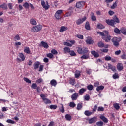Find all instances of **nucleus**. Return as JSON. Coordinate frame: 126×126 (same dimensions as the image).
Masks as SVG:
<instances>
[{
    "label": "nucleus",
    "mask_w": 126,
    "mask_h": 126,
    "mask_svg": "<svg viewBox=\"0 0 126 126\" xmlns=\"http://www.w3.org/2000/svg\"><path fill=\"white\" fill-rule=\"evenodd\" d=\"M103 32L106 34V35H105L104 33L100 32H98L97 33L98 34H99L100 36H102V38L104 40L105 42H110L112 39V37H111L110 35H108V34H109V32L107 31H104Z\"/></svg>",
    "instance_id": "1"
},
{
    "label": "nucleus",
    "mask_w": 126,
    "mask_h": 126,
    "mask_svg": "<svg viewBox=\"0 0 126 126\" xmlns=\"http://www.w3.org/2000/svg\"><path fill=\"white\" fill-rule=\"evenodd\" d=\"M42 28L43 26H42V25L39 24L32 28L31 29V32H34L35 33H37V32L41 31Z\"/></svg>",
    "instance_id": "2"
},
{
    "label": "nucleus",
    "mask_w": 126,
    "mask_h": 126,
    "mask_svg": "<svg viewBox=\"0 0 126 126\" xmlns=\"http://www.w3.org/2000/svg\"><path fill=\"white\" fill-rule=\"evenodd\" d=\"M63 13V10H58L56 11L55 16L56 19H61L62 18L61 15Z\"/></svg>",
    "instance_id": "3"
},
{
    "label": "nucleus",
    "mask_w": 126,
    "mask_h": 126,
    "mask_svg": "<svg viewBox=\"0 0 126 126\" xmlns=\"http://www.w3.org/2000/svg\"><path fill=\"white\" fill-rule=\"evenodd\" d=\"M41 5L45 10H48V9L50 8V6L49 5L48 2H45V1L44 0H41Z\"/></svg>",
    "instance_id": "4"
},
{
    "label": "nucleus",
    "mask_w": 126,
    "mask_h": 126,
    "mask_svg": "<svg viewBox=\"0 0 126 126\" xmlns=\"http://www.w3.org/2000/svg\"><path fill=\"white\" fill-rule=\"evenodd\" d=\"M86 19H87V18H86V17L85 16L82 18H80L78 19L76 21V24H77V25H79L80 24H81V23H83V22H84V21H85Z\"/></svg>",
    "instance_id": "5"
},
{
    "label": "nucleus",
    "mask_w": 126,
    "mask_h": 126,
    "mask_svg": "<svg viewBox=\"0 0 126 126\" xmlns=\"http://www.w3.org/2000/svg\"><path fill=\"white\" fill-rule=\"evenodd\" d=\"M84 6V2L83 1H79L76 3V7L77 8L81 9Z\"/></svg>",
    "instance_id": "6"
},
{
    "label": "nucleus",
    "mask_w": 126,
    "mask_h": 126,
    "mask_svg": "<svg viewBox=\"0 0 126 126\" xmlns=\"http://www.w3.org/2000/svg\"><path fill=\"white\" fill-rule=\"evenodd\" d=\"M86 42L88 45H92L94 41H93L92 39L90 37H87V40H86Z\"/></svg>",
    "instance_id": "7"
},
{
    "label": "nucleus",
    "mask_w": 126,
    "mask_h": 126,
    "mask_svg": "<svg viewBox=\"0 0 126 126\" xmlns=\"http://www.w3.org/2000/svg\"><path fill=\"white\" fill-rule=\"evenodd\" d=\"M106 68H108V69H111V70H112V71H113L114 72L116 71V67L110 63L108 64V67H106Z\"/></svg>",
    "instance_id": "8"
},
{
    "label": "nucleus",
    "mask_w": 126,
    "mask_h": 126,
    "mask_svg": "<svg viewBox=\"0 0 126 126\" xmlns=\"http://www.w3.org/2000/svg\"><path fill=\"white\" fill-rule=\"evenodd\" d=\"M106 22L108 25L111 26H114L115 25V20H106Z\"/></svg>",
    "instance_id": "9"
},
{
    "label": "nucleus",
    "mask_w": 126,
    "mask_h": 126,
    "mask_svg": "<svg viewBox=\"0 0 126 126\" xmlns=\"http://www.w3.org/2000/svg\"><path fill=\"white\" fill-rule=\"evenodd\" d=\"M78 98V93H75L72 94L71 96V99L73 101H75L77 100V98Z\"/></svg>",
    "instance_id": "10"
},
{
    "label": "nucleus",
    "mask_w": 126,
    "mask_h": 126,
    "mask_svg": "<svg viewBox=\"0 0 126 126\" xmlns=\"http://www.w3.org/2000/svg\"><path fill=\"white\" fill-rule=\"evenodd\" d=\"M98 46L99 48H108L109 47L108 45H105L102 41H100L98 43Z\"/></svg>",
    "instance_id": "11"
},
{
    "label": "nucleus",
    "mask_w": 126,
    "mask_h": 126,
    "mask_svg": "<svg viewBox=\"0 0 126 126\" xmlns=\"http://www.w3.org/2000/svg\"><path fill=\"white\" fill-rule=\"evenodd\" d=\"M30 23L31 25L36 26L37 25V21L34 18H32L30 20Z\"/></svg>",
    "instance_id": "12"
},
{
    "label": "nucleus",
    "mask_w": 126,
    "mask_h": 126,
    "mask_svg": "<svg viewBox=\"0 0 126 126\" xmlns=\"http://www.w3.org/2000/svg\"><path fill=\"white\" fill-rule=\"evenodd\" d=\"M117 69L119 70V71H122V70L124 69V66H123V64L122 63H118Z\"/></svg>",
    "instance_id": "13"
},
{
    "label": "nucleus",
    "mask_w": 126,
    "mask_h": 126,
    "mask_svg": "<svg viewBox=\"0 0 126 126\" xmlns=\"http://www.w3.org/2000/svg\"><path fill=\"white\" fill-rule=\"evenodd\" d=\"M97 122V118L96 117H93L89 120V124H93Z\"/></svg>",
    "instance_id": "14"
},
{
    "label": "nucleus",
    "mask_w": 126,
    "mask_h": 126,
    "mask_svg": "<svg viewBox=\"0 0 126 126\" xmlns=\"http://www.w3.org/2000/svg\"><path fill=\"white\" fill-rule=\"evenodd\" d=\"M13 40L14 42H17L18 41H20V36L19 34H16L14 36L13 38Z\"/></svg>",
    "instance_id": "15"
},
{
    "label": "nucleus",
    "mask_w": 126,
    "mask_h": 126,
    "mask_svg": "<svg viewBox=\"0 0 126 126\" xmlns=\"http://www.w3.org/2000/svg\"><path fill=\"white\" fill-rule=\"evenodd\" d=\"M67 29H68L67 27L62 26L60 28V32H61L62 33V32H63L64 31H66V30H67Z\"/></svg>",
    "instance_id": "16"
},
{
    "label": "nucleus",
    "mask_w": 126,
    "mask_h": 126,
    "mask_svg": "<svg viewBox=\"0 0 126 126\" xmlns=\"http://www.w3.org/2000/svg\"><path fill=\"white\" fill-rule=\"evenodd\" d=\"M81 59H83L84 60H87V59H89V53L83 55L81 57Z\"/></svg>",
    "instance_id": "17"
},
{
    "label": "nucleus",
    "mask_w": 126,
    "mask_h": 126,
    "mask_svg": "<svg viewBox=\"0 0 126 126\" xmlns=\"http://www.w3.org/2000/svg\"><path fill=\"white\" fill-rule=\"evenodd\" d=\"M120 41H122V38L121 37L118 38V37H114L112 39V42H120Z\"/></svg>",
    "instance_id": "18"
},
{
    "label": "nucleus",
    "mask_w": 126,
    "mask_h": 126,
    "mask_svg": "<svg viewBox=\"0 0 126 126\" xmlns=\"http://www.w3.org/2000/svg\"><path fill=\"white\" fill-rule=\"evenodd\" d=\"M0 8H2V9H4L5 10L7 9V8H8L7 7V4H6V3H3L1 5H0Z\"/></svg>",
    "instance_id": "19"
},
{
    "label": "nucleus",
    "mask_w": 126,
    "mask_h": 126,
    "mask_svg": "<svg viewBox=\"0 0 126 126\" xmlns=\"http://www.w3.org/2000/svg\"><path fill=\"white\" fill-rule=\"evenodd\" d=\"M92 55H93L94 58H98L99 57V54L97 52H96L95 51H91Z\"/></svg>",
    "instance_id": "20"
},
{
    "label": "nucleus",
    "mask_w": 126,
    "mask_h": 126,
    "mask_svg": "<svg viewBox=\"0 0 126 126\" xmlns=\"http://www.w3.org/2000/svg\"><path fill=\"white\" fill-rule=\"evenodd\" d=\"M120 32L122 33V34H123V35H126V29L122 27L120 29Z\"/></svg>",
    "instance_id": "21"
},
{
    "label": "nucleus",
    "mask_w": 126,
    "mask_h": 126,
    "mask_svg": "<svg viewBox=\"0 0 126 126\" xmlns=\"http://www.w3.org/2000/svg\"><path fill=\"white\" fill-rule=\"evenodd\" d=\"M43 101L44 103L45 104H46V105L48 104H51V103H52L51 100H50V99H49L47 98L43 99Z\"/></svg>",
    "instance_id": "22"
},
{
    "label": "nucleus",
    "mask_w": 126,
    "mask_h": 126,
    "mask_svg": "<svg viewBox=\"0 0 126 126\" xmlns=\"http://www.w3.org/2000/svg\"><path fill=\"white\" fill-rule=\"evenodd\" d=\"M91 17L93 21H96V16H95V15H94V13H93V12H92L91 13Z\"/></svg>",
    "instance_id": "23"
},
{
    "label": "nucleus",
    "mask_w": 126,
    "mask_h": 126,
    "mask_svg": "<svg viewBox=\"0 0 126 126\" xmlns=\"http://www.w3.org/2000/svg\"><path fill=\"white\" fill-rule=\"evenodd\" d=\"M39 66H40V63L35 62L34 64V69H37V68H39Z\"/></svg>",
    "instance_id": "24"
},
{
    "label": "nucleus",
    "mask_w": 126,
    "mask_h": 126,
    "mask_svg": "<svg viewBox=\"0 0 126 126\" xmlns=\"http://www.w3.org/2000/svg\"><path fill=\"white\" fill-rule=\"evenodd\" d=\"M100 118L104 123H108V119L105 118V116L101 115L100 116Z\"/></svg>",
    "instance_id": "25"
},
{
    "label": "nucleus",
    "mask_w": 126,
    "mask_h": 126,
    "mask_svg": "<svg viewBox=\"0 0 126 126\" xmlns=\"http://www.w3.org/2000/svg\"><path fill=\"white\" fill-rule=\"evenodd\" d=\"M92 114V112L89 111V110H86L84 112V114L85 115V116H87L88 117L89 116H91Z\"/></svg>",
    "instance_id": "26"
},
{
    "label": "nucleus",
    "mask_w": 126,
    "mask_h": 126,
    "mask_svg": "<svg viewBox=\"0 0 126 126\" xmlns=\"http://www.w3.org/2000/svg\"><path fill=\"white\" fill-rule=\"evenodd\" d=\"M69 83L71 85H74V84H75V80L74 79L70 78L69 80Z\"/></svg>",
    "instance_id": "27"
},
{
    "label": "nucleus",
    "mask_w": 126,
    "mask_h": 126,
    "mask_svg": "<svg viewBox=\"0 0 126 126\" xmlns=\"http://www.w3.org/2000/svg\"><path fill=\"white\" fill-rule=\"evenodd\" d=\"M19 57L21 59V61H23L25 60V56H24V54L23 53H21L19 55Z\"/></svg>",
    "instance_id": "28"
},
{
    "label": "nucleus",
    "mask_w": 126,
    "mask_h": 126,
    "mask_svg": "<svg viewBox=\"0 0 126 126\" xmlns=\"http://www.w3.org/2000/svg\"><path fill=\"white\" fill-rule=\"evenodd\" d=\"M117 4H118V1L113 3V5L110 7V8H111V9H115V8L117 7Z\"/></svg>",
    "instance_id": "29"
},
{
    "label": "nucleus",
    "mask_w": 126,
    "mask_h": 126,
    "mask_svg": "<svg viewBox=\"0 0 126 126\" xmlns=\"http://www.w3.org/2000/svg\"><path fill=\"white\" fill-rule=\"evenodd\" d=\"M24 52L27 54H30V49H29V47H25Z\"/></svg>",
    "instance_id": "30"
},
{
    "label": "nucleus",
    "mask_w": 126,
    "mask_h": 126,
    "mask_svg": "<svg viewBox=\"0 0 126 126\" xmlns=\"http://www.w3.org/2000/svg\"><path fill=\"white\" fill-rule=\"evenodd\" d=\"M85 27L87 30H90V25L89 24V22H86Z\"/></svg>",
    "instance_id": "31"
},
{
    "label": "nucleus",
    "mask_w": 126,
    "mask_h": 126,
    "mask_svg": "<svg viewBox=\"0 0 126 126\" xmlns=\"http://www.w3.org/2000/svg\"><path fill=\"white\" fill-rule=\"evenodd\" d=\"M41 44L43 46V47H44V48H45V49L49 48V45H48V43L44 41L41 42Z\"/></svg>",
    "instance_id": "32"
},
{
    "label": "nucleus",
    "mask_w": 126,
    "mask_h": 126,
    "mask_svg": "<svg viewBox=\"0 0 126 126\" xmlns=\"http://www.w3.org/2000/svg\"><path fill=\"white\" fill-rule=\"evenodd\" d=\"M104 88H105V87L103 86H98L96 88V91H100V90H103Z\"/></svg>",
    "instance_id": "33"
},
{
    "label": "nucleus",
    "mask_w": 126,
    "mask_h": 126,
    "mask_svg": "<svg viewBox=\"0 0 126 126\" xmlns=\"http://www.w3.org/2000/svg\"><path fill=\"white\" fill-rule=\"evenodd\" d=\"M65 118L67 121H70L71 120V115L70 114H66L65 116Z\"/></svg>",
    "instance_id": "34"
},
{
    "label": "nucleus",
    "mask_w": 126,
    "mask_h": 126,
    "mask_svg": "<svg viewBox=\"0 0 126 126\" xmlns=\"http://www.w3.org/2000/svg\"><path fill=\"white\" fill-rule=\"evenodd\" d=\"M82 107L83 105L82 103H78L77 106V110H78V111L81 110V109H82Z\"/></svg>",
    "instance_id": "35"
},
{
    "label": "nucleus",
    "mask_w": 126,
    "mask_h": 126,
    "mask_svg": "<svg viewBox=\"0 0 126 126\" xmlns=\"http://www.w3.org/2000/svg\"><path fill=\"white\" fill-rule=\"evenodd\" d=\"M50 84H51L52 86H56V85H57V81L54 79L51 80L50 81Z\"/></svg>",
    "instance_id": "36"
},
{
    "label": "nucleus",
    "mask_w": 126,
    "mask_h": 126,
    "mask_svg": "<svg viewBox=\"0 0 126 126\" xmlns=\"http://www.w3.org/2000/svg\"><path fill=\"white\" fill-rule=\"evenodd\" d=\"M85 91H86V89L82 88V89L79 90V94H81V95H82V94H83V93H84Z\"/></svg>",
    "instance_id": "37"
},
{
    "label": "nucleus",
    "mask_w": 126,
    "mask_h": 126,
    "mask_svg": "<svg viewBox=\"0 0 126 126\" xmlns=\"http://www.w3.org/2000/svg\"><path fill=\"white\" fill-rule=\"evenodd\" d=\"M114 33L116 34H121V30H119L118 28H115L114 31Z\"/></svg>",
    "instance_id": "38"
},
{
    "label": "nucleus",
    "mask_w": 126,
    "mask_h": 126,
    "mask_svg": "<svg viewBox=\"0 0 126 126\" xmlns=\"http://www.w3.org/2000/svg\"><path fill=\"white\" fill-rule=\"evenodd\" d=\"M84 101H89L90 100V96L88 94L84 96Z\"/></svg>",
    "instance_id": "39"
},
{
    "label": "nucleus",
    "mask_w": 126,
    "mask_h": 126,
    "mask_svg": "<svg viewBox=\"0 0 126 126\" xmlns=\"http://www.w3.org/2000/svg\"><path fill=\"white\" fill-rule=\"evenodd\" d=\"M76 106V104L73 102H71L69 103V107L70 108H75Z\"/></svg>",
    "instance_id": "40"
},
{
    "label": "nucleus",
    "mask_w": 126,
    "mask_h": 126,
    "mask_svg": "<svg viewBox=\"0 0 126 126\" xmlns=\"http://www.w3.org/2000/svg\"><path fill=\"white\" fill-rule=\"evenodd\" d=\"M24 80L27 83H29L30 84H31V83H32V82L31 81V80H29V79L27 78H24Z\"/></svg>",
    "instance_id": "41"
},
{
    "label": "nucleus",
    "mask_w": 126,
    "mask_h": 126,
    "mask_svg": "<svg viewBox=\"0 0 126 126\" xmlns=\"http://www.w3.org/2000/svg\"><path fill=\"white\" fill-rule=\"evenodd\" d=\"M89 54L88 50L85 47L83 48L82 54Z\"/></svg>",
    "instance_id": "42"
},
{
    "label": "nucleus",
    "mask_w": 126,
    "mask_h": 126,
    "mask_svg": "<svg viewBox=\"0 0 126 126\" xmlns=\"http://www.w3.org/2000/svg\"><path fill=\"white\" fill-rule=\"evenodd\" d=\"M14 46L16 48H19V46H21V42H16L14 43Z\"/></svg>",
    "instance_id": "43"
},
{
    "label": "nucleus",
    "mask_w": 126,
    "mask_h": 126,
    "mask_svg": "<svg viewBox=\"0 0 126 126\" xmlns=\"http://www.w3.org/2000/svg\"><path fill=\"white\" fill-rule=\"evenodd\" d=\"M80 76V72H79L78 71L75 72V77L76 78H78V77H79Z\"/></svg>",
    "instance_id": "44"
},
{
    "label": "nucleus",
    "mask_w": 126,
    "mask_h": 126,
    "mask_svg": "<svg viewBox=\"0 0 126 126\" xmlns=\"http://www.w3.org/2000/svg\"><path fill=\"white\" fill-rule=\"evenodd\" d=\"M64 53H69L70 52V49L69 47H65L64 48Z\"/></svg>",
    "instance_id": "45"
},
{
    "label": "nucleus",
    "mask_w": 126,
    "mask_h": 126,
    "mask_svg": "<svg viewBox=\"0 0 126 126\" xmlns=\"http://www.w3.org/2000/svg\"><path fill=\"white\" fill-rule=\"evenodd\" d=\"M47 58H49V59H53L54 58V55L52 53H48L46 54Z\"/></svg>",
    "instance_id": "46"
},
{
    "label": "nucleus",
    "mask_w": 126,
    "mask_h": 126,
    "mask_svg": "<svg viewBox=\"0 0 126 126\" xmlns=\"http://www.w3.org/2000/svg\"><path fill=\"white\" fill-rule=\"evenodd\" d=\"M70 56H71L72 57H74L75 56H76V53H75V52H74V51L72 50V51H70V52H69Z\"/></svg>",
    "instance_id": "47"
},
{
    "label": "nucleus",
    "mask_w": 126,
    "mask_h": 126,
    "mask_svg": "<svg viewBox=\"0 0 126 126\" xmlns=\"http://www.w3.org/2000/svg\"><path fill=\"white\" fill-rule=\"evenodd\" d=\"M82 51H83V48H81V47H78V48L77 52L80 55H82Z\"/></svg>",
    "instance_id": "48"
},
{
    "label": "nucleus",
    "mask_w": 126,
    "mask_h": 126,
    "mask_svg": "<svg viewBox=\"0 0 126 126\" xmlns=\"http://www.w3.org/2000/svg\"><path fill=\"white\" fill-rule=\"evenodd\" d=\"M93 88H94L93 85H89L87 86V89L90 91H91V90H93Z\"/></svg>",
    "instance_id": "49"
},
{
    "label": "nucleus",
    "mask_w": 126,
    "mask_h": 126,
    "mask_svg": "<svg viewBox=\"0 0 126 126\" xmlns=\"http://www.w3.org/2000/svg\"><path fill=\"white\" fill-rule=\"evenodd\" d=\"M113 19V20H114L115 22H116V23H120V20H119V18H118L117 16H115Z\"/></svg>",
    "instance_id": "50"
},
{
    "label": "nucleus",
    "mask_w": 126,
    "mask_h": 126,
    "mask_svg": "<svg viewBox=\"0 0 126 126\" xmlns=\"http://www.w3.org/2000/svg\"><path fill=\"white\" fill-rule=\"evenodd\" d=\"M113 106L116 109V110H119V109H120V105H119V104L118 103L114 104Z\"/></svg>",
    "instance_id": "51"
},
{
    "label": "nucleus",
    "mask_w": 126,
    "mask_h": 126,
    "mask_svg": "<svg viewBox=\"0 0 126 126\" xmlns=\"http://www.w3.org/2000/svg\"><path fill=\"white\" fill-rule=\"evenodd\" d=\"M6 122L9 124H15V122L11 119H7Z\"/></svg>",
    "instance_id": "52"
},
{
    "label": "nucleus",
    "mask_w": 126,
    "mask_h": 126,
    "mask_svg": "<svg viewBox=\"0 0 126 126\" xmlns=\"http://www.w3.org/2000/svg\"><path fill=\"white\" fill-rule=\"evenodd\" d=\"M60 111L61 113H64V107H63V105L62 104V107L60 108Z\"/></svg>",
    "instance_id": "53"
},
{
    "label": "nucleus",
    "mask_w": 126,
    "mask_h": 126,
    "mask_svg": "<svg viewBox=\"0 0 126 126\" xmlns=\"http://www.w3.org/2000/svg\"><path fill=\"white\" fill-rule=\"evenodd\" d=\"M97 105H95L94 106L93 109V111H92V113L94 114V113H95V112H96V111H97Z\"/></svg>",
    "instance_id": "54"
},
{
    "label": "nucleus",
    "mask_w": 126,
    "mask_h": 126,
    "mask_svg": "<svg viewBox=\"0 0 126 126\" xmlns=\"http://www.w3.org/2000/svg\"><path fill=\"white\" fill-rule=\"evenodd\" d=\"M38 87V85H36V83H33L32 86V88H33V89H37V88Z\"/></svg>",
    "instance_id": "55"
},
{
    "label": "nucleus",
    "mask_w": 126,
    "mask_h": 126,
    "mask_svg": "<svg viewBox=\"0 0 126 126\" xmlns=\"http://www.w3.org/2000/svg\"><path fill=\"white\" fill-rule=\"evenodd\" d=\"M97 28L99 29H103V28H105V27L103 25L99 24L97 25Z\"/></svg>",
    "instance_id": "56"
},
{
    "label": "nucleus",
    "mask_w": 126,
    "mask_h": 126,
    "mask_svg": "<svg viewBox=\"0 0 126 126\" xmlns=\"http://www.w3.org/2000/svg\"><path fill=\"white\" fill-rule=\"evenodd\" d=\"M50 109H51V110H56L57 109V105H51L50 106Z\"/></svg>",
    "instance_id": "57"
},
{
    "label": "nucleus",
    "mask_w": 126,
    "mask_h": 126,
    "mask_svg": "<svg viewBox=\"0 0 126 126\" xmlns=\"http://www.w3.org/2000/svg\"><path fill=\"white\" fill-rule=\"evenodd\" d=\"M96 125L98 126H102L103 125H104V123H103L102 121H99L96 123Z\"/></svg>",
    "instance_id": "58"
},
{
    "label": "nucleus",
    "mask_w": 126,
    "mask_h": 126,
    "mask_svg": "<svg viewBox=\"0 0 126 126\" xmlns=\"http://www.w3.org/2000/svg\"><path fill=\"white\" fill-rule=\"evenodd\" d=\"M40 97L43 100L46 98V94H40Z\"/></svg>",
    "instance_id": "59"
},
{
    "label": "nucleus",
    "mask_w": 126,
    "mask_h": 126,
    "mask_svg": "<svg viewBox=\"0 0 126 126\" xmlns=\"http://www.w3.org/2000/svg\"><path fill=\"white\" fill-rule=\"evenodd\" d=\"M98 112H103L104 111V107H99L97 109Z\"/></svg>",
    "instance_id": "60"
},
{
    "label": "nucleus",
    "mask_w": 126,
    "mask_h": 126,
    "mask_svg": "<svg viewBox=\"0 0 126 126\" xmlns=\"http://www.w3.org/2000/svg\"><path fill=\"white\" fill-rule=\"evenodd\" d=\"M113 78L114 79H117L119 78V75L117 73H115V74L113 75Z\"/></svg>",
    "instance_id": "61"
},
{
    "label": "nucleus",
    "mask_w": 126,
    "mask_h": 126,
    "mask_svg": "<svg viewBox=\"0 0 126 126\" xmlns=\"http://www.w3.org/2000/svg\"><path fill=\"white\" fill-rule=\"evenodd\" d=\"M51 53L53 55H57V54H58V51L56 50V49H52L51 50Z\"/></svg>",
    "instance_id": "62"
},
{
    "label": "nucleus",
    "mask_w": 126,
    "mask_h": 126,
    "mask_svg": "<svg viewBox=\"0 0 126 126\" xmlns=\"http://www.w3.org/2000/svg\"><path fill=\"white\" fill-rule=\"evenodd\" d=\"M23 6H24L26 8H29V4H28L27 2H26L23 5Z\"/></svg>",
    "instance_id": "63"
},
{
    "label": "nucleus",
    "mask_w": 126,
    "mask_h": 126,
    "mask_svg": "<svg viewBox=\"0 0 126 126\" xmlns=\"http://www.w3.org/2000/svg\"><path fill=\"white\" fill-rule=\"evenodd\" d=\"M8 6L9 9H12V8L13 7V5L12 4V3H10L8 4Z\"/></svg>",
    "instance_id": "64"
}]
</instances>
